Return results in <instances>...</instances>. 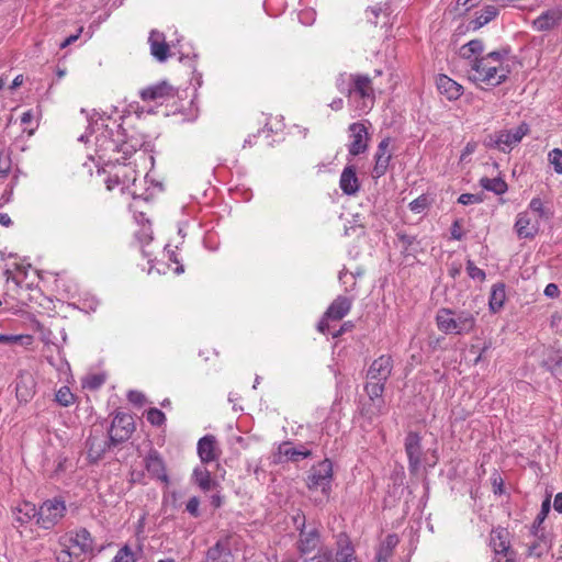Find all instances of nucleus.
<instances>
[{
	"instance_id": "obj_1",
	"label": "nucleus",
	"mask_w": 562,
	"mask_h": 562,
	"mask_svg": "<svg viewBox=\"0 0 562 562\" xmlns=\"http://www.w3.org/2000/svg\"><path fill=\"white\" fill-rule=\"evenodd\" d=\"M509 53V47H502L485 56L475 57L471 63L473 75L469 78L474 82H485L494 87L502 85L509 74V69L503 65Z\"/></svg>"
},
{
	"instance_id": "obj_2",
	"label": "nucleus",
	"mask_w": 562,
	"mask_h": 562,
	"mask_svg": "<svg viewBox=\"0 0 562 562\" xmlns=\"http://www.w3.org/2000/svg\"><path fill=\"white\" fill-rule=\"evenodd\" d=\"M436 324L446 335H467L476 326V314L468 310L441 307L437 311Z\"/></svg>"
},
{
	"instance_id": "obj_3",
	"label": "nucleus",
	"mask_w": 562,
	"mask_h": 562,
	"mask_svg": "<svg viewBox=\"0 0 562 562\" xmlns=\"http://www.w3.org/2000/svg\"><path fill=\"white\" fill-rule=\"evenodd\" d=\"M393 370V359L389 355H382L370 364L366 378L364 391L371 401L381 398L385 383Z\"/></svg>"
},
{
	"instance_id": "obj_4",
	"label": "nucleus",
	"mask_w": 562,
	"mask_h": 562,
	"mask_svg": "<svg viewBox=\"0 0 562 562\" xmlns=\"http://www.w3.org/2000/svg\"><path fill=\"white\" fill-rule=\"evenodd\" d=\"M66 505L59 498L46 499L37 508L36 524L43 529H52L65 516Z\"/></svg>"
},
{
	"instance_id": "obj_5",
	"label": "nucleus",
	"mask_w": 562,
	"mask_h": 562,
	"mask_svg": "<svg viewBox=\"0 0 562 562\" xmlns=\"http://www.w3.org/2000/svg\"><path fill=\"white\" fill-rule=\"evenodd\" d=\"M358 98L360 103L358 109L362 112H368L374 104V89L372 80L368 75L352 74L351 98Z\"/></svg>"
},
{
	"instance_id": "obj_6",
	"label": "nucleus",
	"mask_w": 562,
	"mask_h": 562,
	"mask_svg": "<svg viewBox=\"0 0 562 562\" xmlns=\"http://www.w3.org/2000/svg\"><path fill=\"white\" fill-rule=\"evenodd\" d=\"M333 479V463L329 459H325L312 467L307 476L308 490L321 488L324 494H328L330 482Z\"/></svg>"
},
{
	"instance_id": "obj_7",
	"label": "nucleus",
	"mask_w": 562,
	"mask_h": 562,
	"mask_svg": "<svg viewBox=\"0 0 562 562\" xmlns=\"http://www.w3.org/2000/svg\"><path fill=\"white\" fill-rule=\"evenodd\" d=\"M135 430L134 418L130 414L117 413L108 431L110 441L113 446H117L130 439Z\"/></svg>"
},
{
	"instance_id": "obj_8",
	"label": "nucleus",
	"mask_w": 562,
	"mask_h": 562,
	"mask_svg": "<svg viewBox=\"0 0 562 562\" xmlns=\"http://www.w3.org/2000/svg\"><path fill=\"white\" fill-rule=\"evenodd\" d=\"M319 548H325L322 546L321 530L314 524H310L308 529L299 532L295 550L302 559L313 552H317Z\"/></svg>"
},
{
	"instance_id": "obj_9",
	"label": "nucleus",
	"mask_w": 562,
	"mask_h": 562,
	"mask_svg": "<svg viewBox=\"0 0 562 562\" xmlns=\"http://www.w3.org/2000/svg\"><path fill=\"white\" fill-rule=\"evenodd\" d=\"M490 547L496 555L506 558L504 562H515L516 553L510 548L509 532L507 529L502 527L493 528L490 533Z\"/></svg>"
},
{
	"instance_id": "obj_10",
	"label": "nucleus",
	"mask_w": 562,
	"mask_h": 562,
	"mask_svg": "<svg viewBox=\"0 0 562 562\" xmlns=\"http://www.w3.org/2000/svg\"><path fill=\"white\" fill-rule=\"evenodd\" d=\"M405 452L408 458V470L416 474L422 465V437L418 432L409 431L405 438Z\"/></svg>"
},
{
	"instance_id": "obj_11",
	"label": "nucleus",
	"mask_w": 562,
	"mask_h": 562,
	"mask_svg": "<svg viewBox=\"0 0 562 562\" xmlns=\"http://www.w3.org/2000/svg\"><path fill=\"white\" fill-rule=\"evenodd\" d=\"M176 95V89L166 80L156 85L146 87L139 91V97L144 102L160 101L164 102Z\"/></svg>"
},
{
	"instance_id": "obj_12",
	"label": "nucleus",
	"mask_w": 562,
	"mask_h": 562,
	"mask_svg": "<svg viewBox=\"0 0 562 562\" xmlns=\"http://www.w3.org/2000/svg\"><path fill=\"white\" fill-rule=\"evenodd\" d=\"M88 449V458L91 462H98L102 459L106 450L113 446L109 439H105L103 432L94 429L86 442Z\"/></svg>"
},
{
	"instance_id": "obj_13",
	"label": "nucleus",
	"mask_w": 562,
	"mask_h": 562,
	"mask_svg": "<svg viewBox=\"0 0 562 562\" xmlns=\"http://www.w3.org/2000/svg\"><path fill=\"white\" fill-rule=\"evenodd\" d=\"M350 138L348 151L351 156L363 154L368 149V130L364 124L356 122L349 126Z\"/></svg>"
},
{
	"instance_id": "obj_14",
	"label": "nucleus",
	"mask_w": 562,
	"mask_h": 562,
	"mask_svg": "<svg viewBox=\"0 0 562 562\" xmlns=\"http://www.w3.org/2000/svg\"><path fill=\"white\" fill-rule=\"evenodd\" d=\"M145 468L153 479L159 480L166 484L169 483V476L164 459L157 450H150L146 456Z\"/></svg>"
},
{
	"instance_id": "obj_15",
	"label": "nucleus",
	"mask_w": 562,
	"mask_h": 562,
	"mask_svg": "<svg viewBox=\"0 0 562 562\" xmlns=\"http://www.w3.org/2000/svg\"><path fill=\"white\" fill-rule=\"evenodd\" d=\"M391 138H383L379 145L376 153L374 155L375 164L372 170L374 178H381L387 171L390 160L392 158V153L390 151Z\"/></svg>"
},
{
	"instance_id": "obj_16",
	"label": "nucleus",
	"mask_w": 562,
	"mask_h": 562,
	"mask_svg": "<svg viewBox=\"0 0 562 562\" xmlns=\"http://www.w3.org/2000/svg\"><path fill=\"white\" fill-rule=\"evenodd\" d=\"M148 43L150 46V54L155 59L160 63L168 59L170 47L166 42V36L162 32L153 30L149 34Z\"/></svg>"
},
{
	"instance_id": "obj_17",
	"label": "nucleus",
	"mask_w": 562,
	"mask_h": 562,
	"mask_svg": "<svg viewBox=\"0 0 562 562\" xmlns=\"http://www.w3.org/2000/svg\"><path fill=\"white\" fill-rule=\"evenodd\" d=\"M562 21V9L552 8L542 12L537 19L533 20L532 25L539 32L551 31L557 27Z\"/></svg>"
},
{
	"instance_id": "obj_18",
	"label": "nucleus",
	"mask_w": 562,
	"mask_h": 562,
	"mask_svg": "<svg viewBox=\"0 0 562 562\" xmlns=\"http://www.w3.org/2000/svg\"><path fill=\"white\" fill-rule=\"evenodd\" d=\"M515 231L519 238L532 239L539 232L538 221H532L527 212L517 215Z\"/></svg>"
},
{
	"instance_id": "obj_19",
	"label": "nucleus",
	"mask_w": 562,
	"mask_h": 562,
	"mask_svg": "<svg viewBox=\"0 0 562 562\" xmlns=\"http://www.w3.org/2000/svg\"><path fill=\"white\" fill-rule=\"evenodd\" d=\"M352 299L339 295L328 306L325 314L327 318L331 321L342 319L351 310Z\"/></svg>"
},
{
	"instance_id": "obj_20",
	"label": "nucleus",
	"mask_w": 562,
	"mask_h": 562,
	"mask_svg": "<svg viewBox=\"0 0 562 562\" xmlns=\"http://www.w3.org/2000/svg\"><path fill=\"white\" fill-rule=\"evenodd\" d=\"M436 85L439 92L450 101L458 100L463 93V87L446 75H439Z\"/></svg>"
},
{
	"instance_id": "obj_21",
	"label": "nucleus",
	"mask_w": 562,
	"mask_h": 562,
	"mask_svg": "<svg viewBox=\"0 0 562 562\" xmlns=\"http://www.w3.org/2000/svg\"><path fill=\"white\" fill-rule=\"evenodd\" d=\"M216 439L213 435L202 437L198 442V454L203 463L217 460Z\"/></svg>"
},
{
	"instance_id": "obj_22",
	"label": "nucleus",
	"mask_w": 562,
	"mask_h": 562,
	"mask_svg": "<svg viewBox=\"0 0 562 562\" xmlns=\"http://www.w3.org/2000/svg\"><path fill=\"white\" fill-rule=\"evenodd\" d=\"M339 187L347 195L359 191L360 184L353 166H346L340 175Z\"/></svg>"
},
{
	"instance_id": "obj_23",
	"label": "nucleus",
	"mask_w": 562,
	"mask_h": 562,
	"mask_svg": "<svg viewBox=\"0 0 562 562\" xmlns=\"http://www.w3.org/2000/svg\"><path fill=\"white\" fill-rule=\"evenodd\" d=\"M35 382L33 376L27 373H21L15 381V392L19 401L27 402L34 393Z\"/></svg>"
},
{
	"instance_id": "obj_24",
	"label": "nucleus",
	"mask_w": 562,
	"mask_h": 562,
	"mask_svg": "<svg viewBox=\"0 0 562 562\" xmlns=\"http://www.w3.org/2000/svg\"><path fill=\"white\" fill-rule=\"evenodd\" d=\"M232 555L228 538L220 539L206 552L209 562H227Z\"/></svg>"
},
{
	"instance_id": "obj_25",
	"label": "nucleus",
	"mask_w": 562,
	"mask_h": 562,
	"mask_svg": "<svg viewBox=\"0 0 562 562\" xmlns=\"http://www.w3.org/2000/svg\"><path fill=\"white\" fill-rule=\"evenodd\" d=\"M281 456L285 457L289 461L297 462L301 459L308 458L312 451L303 446L292 447L290 442H284L279 447Z\"/></svg>"
},
{
	"instance_id": "obj_26",
	"label": "nucleus",
	"mask_w": 562,
	"mask_h": 562,
	"mask_svg": "<svg viewBox=\"0 0 562 562\" xmlns=\"http://www.w3.org/2000/svg\"><path fill=\"white\" fill-rule=\"evenodd\" d=\"M398 543V537L395 533L387 535L385 540L380 544L376 554L375 562H387L392 557L393 550Z\"/></svg>"
},
{
	"instance_id": "obj_27",
	"label": "nucleus",
	"mask_w": 562,
	"mask_h": 562,
	"mask_svg": "<svg viewBox=\"0 0 562 562\" xmlns=\"http://www.w3.org/2000/svg\"><path fill=\"white\" fill-rule=\"evenodd\" d=\"M194 483L204 492L213 490L217 486L216 481L211 476L210 471L204 467H198L192 474Z\"/></svg>"
},
{
	"instance_id": "obj_28",
	"label": "nucleus",
	"mask_w": 562,
	"mask_h": 562,
	"mask_svg": "<svg viewBox=\"0 0 562 562\" xmlns=\"http://www.w3.org/2000/svg\"><path fill=\"white\" fill-rule=\"evenodd\" d=\"M506 292L504 283H496L492 286L488 306L491 312L497 313L499 312L505 303Z\"/></svg>"
},
{
	"instance_id": "obj_29",
	"label": "nucleus",
	"mask_w": 562,
	"mask_h": 562,
	"mask_svg": "<svg viewBox=\"0 0 562 562\" xmlns=\"http://www.w3.org/2000/svg\"><path fill=\"white\" fill-rule=\"evenodd\" d=\"M72 546L78 547L80 552H91L93 550V539L86 528H80L75 536L70 538Z\"/></svg>"
},
{
	"instance_id": "obj_30",
	"label": "nucleus",
	"mask_w": 562,
	"mask_h": 562,
	"mask_svg": "<svg viewBox=\"0 0 562 562\" xmlns=\"http://www.w3.org/2000/svg\"><path fill=\"white\" fill-rule=\"evenodd\" d=\"M37 519V508L30 502H23L16 507L15 520L21 525L29 524L32 519Z\"/></svg>"
},
{
	"instance_id": "obj_31",
	"label": "nucleus",
	"mask_w": 562,
	"mask_h": 562,
	"mask_svg": "<svg viewBox=\"0 0 562 562\" xmlns=\"http://www.w3.org/2000/svg\"><path fill=\"white\" fill-rule=\"evenodd\" d=\"M45 352H47L45 356L47 362L58 371H63L65 367H68V363L61 356L59 346L55 344L49 345L46 347Z\"/></svg>"
},
{
	"instance_id": "obj_32",
	"label": "nucleus",
	"mask_w": 562,
	"mask_h": 562,
	"mask_svg": "<svg viewBox=\"0 0 562 562\" xmlns=\"http://www.w3.org/2000/svg\"><path fill=\"white\" fill-rule=\"evenodd\" d=\"M543 367L552 374L561 372L562 355L558 350H549L542 362Z\"/></svg>"
},
{
	"instance_id": "obj_33",
	"label": "nucleus",
	"mask_w": 562,
	"mask_h": 562,
	"mask_svg": "<svg viewBox=\"0 0 562 562\" xmlns=\"http://www.w3.org/2000/svg\"><path fill=\"white\" fill-rule=\"evenodd\" d=\"M483 189L492 191L495 194H503L507 191V183L502 178H487L483 177L480 180Z\"/></svg>"
},
{
	"instance_id": "obj_34",
	"label": "nucleus",
	"mask_w": 562,
	"mask_h": 562,
	"mask_svg": "<svg viewBox=\"0 0 562 562\" xmlns=\"http://www.w3.org/2000/svg\"><path fill=\"white\" fill-rule=\"evenodd\" d=\"M498 14V10L494 5H486L476 15L475 20L473 21V29H480L491 22L493 19L496 18Z\"/></svg>"
},
{
	"instance_id": "obj_35",
	"label": "nucleus",
	"mask_w": 562,
	"mask_h": 562,
	"mask_svg": "<svg viewBox=\"0 0 562 562\" xmlns=\"http://www.w3.org/2000/svg\"><path fill=\"white\" fill-rule=\"evenodd\" d=\"M302 562H335V552L329 547L319 548L313 557L302 558Z\"/></svg>"
},
{
	"instance_id": "obj_36",
	"label": "nucleus",
	"mask_w": 562,
	"mask_h": 562,
	"mask_svg": "<svg viewBox=\"0 0 562 562\" xmlns=\"http://www.w3.org/2000/svg\"><path fill=\"white\" fill-rule=\"evenodd\" d=\"M550 508H551V501H550V497H547L542 504H541V509L539 512V514L537 515L533 524H532V527H531V532L537 536L538 533V529L539 527L542 525V522L546 520L549 512H550Z\"/></svg>"
},
{
	"instance_id": "obj_37",
	"label": "nucleus",
	"mask_w": 562,
	"mask_h": 562,
	"mask_svg": "<svg viewBox=\"0 0 562 562\" xmlns=\"http://www.w3.org/2000/svg\"><path fill=\"white\" fill-rule=\"evenodd\" d=\"M396 236L402 243L405 252L412 254L418 250L419 241L416 236L407 235L402 232L397 233Z\"/></svg>"
},
{
	"instance_id": "obj_38",
	"label": "nucleus",
	"mask_w": 562,
	"mask_h": 562,
	"mask_svg": "<svg viewBox=\"0 0 562 562\" xmlns=\"http://www.w3.org/2000/svg\"><path fill=\"white\" fill-rule=\"evenodd\" d=\"M336 87L339 92L345 93L351 98L352 74H340L336 78Z\"/></svg>"
},
{
	"instance_id": "obj_39",
	"label": "nucleus",
	"mask_w": 562,
	"mask_h": 562,
	"mask_svg": "<svg viewBox=\"0 0 562 562\" xmlns=\"http://www.w3.org/2000/svg\"><path fill=\"white\" fill-rule=\"evenodd\" d=\"M55 400L59 405L67 407L74 403L75 395L71 393V391L68 386H61L56 392Z\"/></svg>"
},
{
	"instance_id": "obj_40",
	"label": "nucleus",
	"mask_w": 562,
	"mask_h": 562,
	"mask_svg": "<svg viewBox=\"0 0 562 562\" xmlns=\"http://www.w3.org/2000/svg\"><path fill=\"white\" fill-rule=\"evenodd\" d=\"M430 205L429 198L426 194L419 195L417 199L413 200L408 207L412 212L416 214L423 213L425 210H427Z\"/></svg>"
},
{
	"instance_id": "obj_41",
	"label": "nucleus",
	"mask_w": 562,
	"mask_h": 562,
	"mask_svg": "<svg viewBox=\"0 0 562 562\" xmlns=\"http://www.w3.org/2000/svg\"><path fill=\"white\" fill-rule=\"evenodd\" d=\"M335 562H358L355 557V550L350 546H346L335 553Z\"/></svg>"
},
{
	"instance_id": "obj_42",
	"label": "nucleus",
	"mask_w": 562,
	"mask_h": 562,
	"mask_svg": "<svg viewBox=\"0 0 562 562\" xmlns=\"http://www.w3.org/2000/svg\"><path fill=\"white\" fill-rule=\"evenodd\" d=\"M146 418L153 426L158 427L164 425L166 422L165 413L155 407H151L147 411Z\"/></svg>"
},
{
	"instance_id": "obj_43",
	"label": "nucleus",
	"mask_w": 562,
	"mask_h": 562,
	"mask_svg": "<svg viewBox=\"0 0 562 562\" xmlns=\"http://www.w3.org/2000/svg\"><path fill=\"white\" fill-rule=\"evenodd\" d=\"M529 209L537 213L540 218H549L551 213L543 206L540 198H533L529 203Z\"/></svg>"
},
{
	"instance_id": "obj_44",
	"label": "nucleus",
	"mask_w": 562,
	"mask_h": 562,
	"mask_svg": "<svg viewBox=\"0 0 562 562\" xmlns=\"http://www.w3.org/2000/svg\"><path fill=\"white\" fill-rule=\"evenodd\" d=\"M293 527L297 532L308 529L310 524L306 522V517L301 509H296L292 515Z\"/></svg>"
},
{
	"instance_id": "obj_45",
	"label": "nucleus",
	"mask_w": 562,
	"mask_h": 562,
	"mask_svg": "<svg viewBox=\"0 0 562 562\" xmlns=\"http://www.w3.org/2000/svg\"><path fill=\"white\" fill-rule=\"evenodd\" d=\"M549 161L553 166L557 173H562V150L559 148L552 149L549 155Z\"/></svg>"
},
{
	"instance_id": "obj_46",
	"label": "nucleus",
	"mask_w": 562,
	"mask_h": 562,
	"mask_svg": "<svg viewBox=\"0 0 562 562\" xmlns=\"http://www.w3.org/2000/svg\"><path fill=\"white\" fill-rule=\"evenodd\" d=\"M113 562H136L134 553L128 546L121 548L113 559Z\"/></svg>"
},
{
	"instance_id": "obj_47",
	"label": "nucleus",
	"mask_w": 562,
	"mask_h": 562,
	"mask_svg": "<svg viewBox=\"0 0 562 562\" xmlns=\"http://www.w3.org/2000/svg\"><path fill=\"white\" fill-rule=\"evenodd\" d=\"M498 142L501 147H505L506 149H512L513 146L517 145L516 142H514L512 132L510 131H498Z\"/></svg>"
},
{
	"instance_id": "obj_48",
	"label": "nucleus",
	"mask_w": 562,
	"mask_h": 562,
	"mask_svg": "<svg viewBox=\"0 0 562 562\" xmlns=\"http://www.w3.org/2000/svg\"><path fill=\"white\" fill-rule=\"evenodd\" d=\"M467 272H468L469 277L474 280L483 281L486 277L485 272L482 269H480L479 267H476L474 265V262L471 260H468V262H467Z\"/></svg>"
},
{
	"instance_id": "obj_49",
	"label": "nucleus",
	"mask_w": 562,
	"mask_h": 562,
	"mask_svg": "<svg viewBox=\"0 0 562 562\" xmlns=\"http://www.w3.org/2000/svg\"><path fill=\"white\" fill-rule=\"evenodd\" d=\"M510 132H512V136H513L512 139H514V142H516V144H518V143H520L522 137L529 133V125L527 123L522 122L515 130H512Z\"/></svg>"
},
{
	"instance_id": "obj_50",
	"label": "nucleus",
	"mask_w": 562,
	"mask_h": 562,
	"mask_svg": "<svg viewBox=\"0 0 562 562\" xmlns=\"http://www.w3.org/2000/svg\"><path fill=\"white\" fill-rule=\"evenodd\" d=\"M199 506H200V499L196 496H192L191 498H189V501L187 503L186 510L191 516L198 518L200 516Z\"/></svg>"
},
{
	"instance_id": "obj_51",
	"label": "nucleus",
	"mask_w": 562,
	"mask_h": 562,
	"mask_svg": "<svg viewBox=\"0 0 562 562\" xmlns=\"http://www.w3.org/2000/svg\"><path fill=\"white\" fill-rule=\"evenodd\" d=\"M482 199L479 195L472 193H463L458 199V202L463 205L480 203Z\"/></svg>"
},
{
	"instance_id": "obj_52",
	"label": "nucleus",
	"mask_w": 562,
	"mask_h": 562,
	"mask_svg": "<svg viewBox=\"0 0 562 562\" xmlns=\"http://www.w3.org/2000/svg\"><path fill=\"white\" fill-rule=\"evenodd\" d=\"M484 145L490 148H498L503 151H506V148L501 147V145H499L497 132L494 134L487 135L486 138L484 139Z\"/></svg>"
},
{
	"instance_id": "obj_53",
	"label": "nucleus",
	"mask_w": 562,
	"mask_h": 562,
	"mask_svg": "<svg viewBox=\"0 0 562 562\" xmlns=\"http://www.w3.org/2000/svg\"><path fill=\"white\" fill-rule=\"evenodd\" d=\"M11 169V159L8 154H0V173L7 175Z\"/></svg>"
},
{
	"instance_id": "obj_54",
	"label": "nucleus",
	"mask_w": 562,
	"mask_h": 562,
	"mask_svg": "<svg viewBox=\"0 0 562 562\" xmlns=\"http://www.w3.org/2000/svg\"><path fill=\"white\" fill-rule=\"evenodd\" d=\"M127 398L131 403H133L135 405H139V406L143 405L145 402L144 394L138 391H130Z\"/></svg>"
},
{
	"instance_id": "obj_55",
	"label": "nucleus",
	"mask_w": 562,
	"mask_h": 562,
	"mask_svg": "<svg viewBox=\"0 0 562 562\" xmlns=\"http://www.w3.org/2000/svg\"><path fill=\"white\" fill-rule=\"evenodd\" d=\"M467 46L468 50L472 49V52L475 53L476 55L482 54L484 50V44L481 40H472L467 43Z\"/></svg>"
},
{
	"instance_id": "obj_56",
	"label": "nucleus",
	"mask_w": 562,
	"mask_h": 562,
	"mask_svg": "<svg viewBox=\"0 0 562 562\" xmlns=\"http://www.w3.org/2000/svg\"><path fill=\"white\" fill-rule=\"evenodd\" d=\"M56 561L57 562H71L72 561V553L70 552L68 547H65L63 550H60L56 554Z\"/></svg>"
},
{
	"instance_id": "obj_57",
	"label": "nucleus",
	"mask_w": 562,
	"mask_h": 562,
	"mask_svg": "<svg viewBox=\"0 0 562 562\" xmlns=\"http://www.w3.org/2000/svg\"><path fill=\"white\" fill-rule=\"evenodd\" d=\"M355 325L351 321H348V322H345L340 328L333 333V337L334 338H337V337H340L342 334L347 333V331H351L353 329Z\"/></svg>"
},
{
	"instance_id": "obj_58",
	"label": "nucleus",
	"mask_w": 562,
	"mask_h": 562,
	"mask_svg": "<svg viewBox=\"0 0 562 562\" xmlns=\"http://www.w3.org/2000/svg\"><path fill=\"white\" fill-rule=\"evenodd\" d=\"M451 237L456 240H461L463 238L459 221H454L451 226Z\"/></svg>"
},
{
	"instance_id": "obj_59",
	"label": "nucleus",
	"mask_w": 562,
	"mask_h": 562,
	"mask_svg": "<svg viewBox=\"0 0 562 562\" xmlns=\"http://www.w3.org/2000/svg\"><path fill=\"white\" fill-rule=\"evenodd\" d=\"M560 294V290L557 284L549 283L544 289V295L548 297H557Z\"/></svg>"
},
{
	"instance_id": "obj_60",
	"label": "nucleus",
	"mask_w": 562,
	"mask_h": 562,
	"mask_svg": "<svg viewBox=\"0 0 562 562\" xmlns=\"http://www.w3.org/2000/svg\"><path fill=\"white\" fill-rule=\"evenodd\" d=\"M329 321H331V319L327 318L326 314H324V316L322 317V319L317 324L318 331H321L322 334L329 333Z\"/></svg>"
},
{
	"instance_id": "obj_61",
	"label": "nucleus",
	"mask_w": 562,
	"mask_h": 562,
	"mask_svg": "<svg viewBox=\"0 0 562 562\" xmlns=\"http://www.w3.org/2000/svg\"><path fill=\"white\" fill-rule=\"evenodd\" d=\"M460 56L464 59H469L470 60V64L472 63V59H474L475 57H477V55L475 53L472 52V49H469L468 50V46L467 44H464L463 46H461L460 48Z\"/></svg>"
},
{
	"instance_id": "obj_62",
	"label": "nucleus",
	"mask_w": 562,
	"mask_h": 562,
	"mask_svg": "<svg viewBox=\"0 0 562 562\" xmlns=\"http://www.w3.org/2000/svg\"><path fill=\"white\" fill-rule=\"evenodd\" d=\"M460 56L464 59H469L470 60V64L472 63V59H474L475 57H477V55L475 53L472 52V49H469L468 50V46L467 44H464L463 46H461L460 48Z\"/></svg>"
},
{
	"instance_id": "obj_63",
	"label": "nucleus",
	"mask_w": 562,
	"mask_h": 562,
	"mask_svg": "<svg viewBox=\"0 0 562 562\" xmlns=\"http://www.w3.org/2000/svg\"><path fill=\"white\" fill-rule=\"evenodd\" d=\"M477 0H458L457 3L459 7L464 8L465 11L474 8L477 4Z\"/></svg>"
},
{
	"instance_id": "obj_64",
	"label": "nucleus",
	"mask_w": 562,
	"mask_h": 562,
	"mask_svg": "<svg viewBox=\"0 0 562 562\" xmlns=\"http://www.w3.org/2000/svg\"><path fill=\"white\" fill-rule=\"evenodd\" d=\"M553 508L562 514V493H558L553 501Z\"/></svg>"
}]
</instances>
